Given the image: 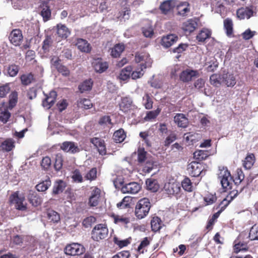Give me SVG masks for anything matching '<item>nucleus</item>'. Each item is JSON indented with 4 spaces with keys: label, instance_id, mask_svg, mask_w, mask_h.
I'll return each instance as SVG.
<instances>
[{
    "label": "nucleus",
    "instance_id": "obj_1",
    "mask_svg": "<svg viewBox=\"0 0 258 258\" xmlns=\"http://www.w3.org/2000/svg\"><path fill=\"white\" fill-rule=\"evenodd\" d=\"M151 207L149 199L145 198L140 199L137 203L135 209L136 217L139 219L144 218L148 215Z\"/></svg>",
    "mask_w": 258,
    "mask_h": 258
},
{
    "label": "nucleus",
    "instance_id": "obj_2",
    "mask_svg": "<svg viewBox=\"0 0 258 258\" xmlns=\"http://www.w3.org/2000/svg\"><path fill=\"white\" fill-rule=\"evenodd\" d=\"M91 234L92 239L98 241L107 237L108 229L105 224H99L93 228Z\"/></svg>",
    "mask_w": 258,
    "mask_h": 258
},
{
    "label": "nucleus",
    "instance_id": "obj_3",
    "mask_svg": "<svg viewBox=\"0 0 258 258\" xmlns=\"http://www.w3.org/2000/svg\"><path fill=\"white\" fill-rule=\"evenodd\" d=\"M10 203L15 205L17 209L24 211L26 209V203L23 194L16 191L9 198Z\"/></svg>",
    "mask_w": 258,
    "mask_h": 258
},
{
    "label": "nucleus",
    "instance_id": "obj_4",
    "mask_svg": "<svg viewBox=\"0 0 258 258\" xmlns=\"http://www.w3.org/2000/svg\"><path fill=\"white\" fill-rule=\"evenodd\" d=\"M218 178L223 188H227L230 186L232 178L226 168L222 167L220 169Z\"/></svg>",
    "mask_w": 258,
    "mask_h": 258
},
{
    "label": "nucleus",
    "instance_id": "obj_5",
    "mask_svg": "<svg viewBox=\"0 0 258 258\" xmlns=\"http://www.w3.org/2000/svg\"><path fill=\"white\" fill-rule=\"evenodd\" d=\"M135 61L137 63H141L140 66L146 69L152 64V60L149 54L146 52L137 53L135 55Z\"/></svg>",
    "mask_w": 258,
    "mask_h": 258
},
{
    "label": "nucleus",
    "instance_id": "obj_6",
    "mask_svg": "<svg viewBox=\"0 0 258 258\" xmlns=\"http://www.w3.org/2000/svg\"><path fill=\"white\" fill-rule=\"evenodd\" d=\"M84 252L83 246L77 243L68 245L65 248V253L68 255H78Z\"/></svg>",
    "mask_w": 258,
    "mask_h": 258
},
{
    "label": "nucleus",
    "instance_id": "obj_7",
    "mask_svg": "<svg viewBox=\"0 0 258 258\" xmlns=\"http://www.w3.org/2000/svg\"><path fill=\"white\" fill-rule=\"evenodd\" d=\"M203 170V165L198 162L193 161L187 166V170L188 173L192 176L197 177L199 176Z\"/></svg>",
    "mask_w": 258,
    "mask_h": 258
},
{
    "label": "nucleus",
    "instance_id": "obj_8",
    "mask_svg": "<svg viewBox=\"0 0 258 258\" xmlns=\"http://www.w3.org/2000/svg\"><path fill=\"white\" fill-rule=\"evenodd\" d=\"M199 73L198 71L186 69L183 71L179 76L180 80L183 82L190 81L194 78L198 77Z\"/></svg>",
    "mask_w": 258,
    "mask_h": 258
},
{
    "label": "nucleus",
    "instance_id": "obj_9",
    "mask_svg": "<svg viewBox=\"0 0 258 258\" xmlns=\"http://www.w3.org/2000/svg\"><path fill=\"white\" fill-rule=\"evenodd\" d=\"M198 27L197 21L195 19H190L182 23L181 28L185 34L194 32Z\"/></svg>",
    "mask_w": 258,
    "mask_h": 258
},
{
    "label": "nucleus",
    "instance_id": "obj_10",
    "mask_svg": "<svg viewBox=\"0 0 258 258\" xmlns=\"http://www.w3.org/2000/svg\"><path fill=\"white\" fill-rule=\"evenodd\" d=\"M45 98L42 101L43 106L47 109H49L54 103L57 96L54 91L50 92L48 95H45Z\"/></svg>",
    "mask_w": 258,
    "mask_h": 258
},
{
    "label": "nucleus",
    "instance_id": "obj_11",
    "mask_svg": "<svg viewBox=\"0 0 258 258\" xmlns=\"http://www.w3.org/2000/svg\"><path fill=\"white\" fill-rule=\"evenodd\" d=\"M22 39V34L19 29L13 30L10 34L9 40L15 46L19 45Z\"/></svg>",
    "mask_w": 258,
    "mask_h": 258
},
{
    "label": "nucleus",
    "instance_id": "obj_12",
    "mask_svg": "<svg viewBox=\"0 0 258 258\" xmlns=\"http://www.w3.org/2000/svg\"><path fill=\"white\" fill-rule=\"evenodd\" d=\"M141 187L137 182H131L123 185L121 187V191L124 193L135 194L140 190Z\"/></svg>",
    "mask_w": 258,
    "mask_h": 258
},
{
    "label": "nucleus",
    "instance_id": "obj_13",
    "mask_svg": "<svg viewBox=\"0 0 258 258\" xmlns=\"http://www.w3.org/2000/svg\"><path fill=\"white\" fill-rule=\"evenodd\" d=\"M164 189L168 195H174L180 191V187L178 182H167L164 184Z\"/></svg>",
    "mask_w": 258,
    "mask_h": 258
},
{
    "label": "nucleus",
    "instance_id": "obj_14",
    "mask_svg": "<svg viewBox=\"0 0 258 258\" xmlns=\"http://www.w3.org/2000/svg\"><path fill=\"white\" fill-rule=\"evenodd\" d=\"M60 148L64 152H70L73 154L80 151V149L77 144L73 142H64L62 143Z\"/></svg>",
    "mask_w": 258,
    "mask_h": 258
},
{
    "label": "nucleus",
    "instance_id": "obj_15",
    "mask_svg": "<svg viewBox=\"0 0 258 258\" xmlns=\"http://www.w3.org/2000/svg\"><path fill=\"white\" fill-rule=\"evenodd\" d=\"M223 84L227 87H233L236 83V80L234 74L230 73L222 74Z\"/></svg>",
    "mask_w": 258,
    "mask_h": 258
},
{
    "label": "nucleus",
    "instance_id": "obj_16",
    "mask_svg": "<svg viewBox=\"0 0 258 258\" xmlns=\"http://www.w3.org/2000/svg\"><path fill=\"white\" fill-rule=\"evenodd\" d=\"M7 104L3 103L0 104V121L4 123L8 122L11 116Z\"/></svg>",
    "mask_w": 258,
    "mask_h": 258
},
{
    "label": "nucleus",
    "instance_id": "obj_17",
    "mask_svg": "<svg viewBox=\"0 0 258 258\" xmlns=\"http://www.w3.org/2000/svg\"><path fill=\"white\" fill-rule=\"evenodd\" d=\"M177 5V1L176 0H167L163 2L160 6V9L164 14H167L171 11Z\"/></svg>",
    "mask_w": 258,
    "mask_h": 258
},
{
    "label": "nucleus",
    "instance_id": "obj_18",
    "mask_svg": "<svg viewBox=\"0 0 258 258\" xmlns=\"http://www.w3.org/2000/svg\"><path fill=\"white\" fill-rule=\"evenodd\" d=\"M174 121L178 127L185 128L188 126V119L183 113H177L174 117Z\"/></svg>",
    "mask_w": 258,
    "mask_h": 258
},
{
    "label": "nucleus",
    "instance_id": "obj_19",
    "mask_svg": "<svg viewBox=\"0 0 258 258\" xmlns=\"http://www.w3.org/2000/svg\"><path fill=\"white\" fill-rule=\"evenodd\" d=\"M236 14L240 19H248L253 16V11L250 8H241L237 10Z\"/></svg>",
    "mask_w": 258,
    "mask_h": 258
},
{
    "label": "nucleus",
    "instance_id": "obj_20",
    "mask_svg": "<svg viewBox=\"0 0 258 258\" xmlns=\"http://www.w3.org/2000/svg\"><path fill=\"white\" fill-rule=\"evenodd\" d=\"M100 196V190L97 187H94L89 199V204L91 207H95L98 204V200Z\"/></svg>",
    "mask_w": 258,
    "mask_h": 258
},
{
    "label": "nucleus",
    "instance_id": "obj_21",
    "mask_svg": "<svg viewBox=\"0 0 258 258\" xmlns=\"http://www.w3.org/2000/svg\"><path fill=\"white\" fill-rule=\"evenodd\" d=\"M93 64L95 71L100 73L104 72L108 67L107 63L103 61L100 58L95 59L93 61Z\"/></svg>",
    "mask_w": 258,
    "mask_h": 258
},
{
    "label": "nucleus",
    "instance_id": "obj_22",
    "mask_svg": "<svg viewBox=\"0 0 258 258\" xmlns=\"http://www.w3.org/2000/svg\"><path fill=\"white\" fill-rule=\"evenodd\" d=\"M178 39V37L174 34L168 35L162 39V45L166 48L169 47Z\"/></svg>",
    "mask_w": 258,
    "mask_h": 258
},
{
    "label": "nucleus",
    "instance_id": "obj_23",
    "mask_svg": "<svg viewBox=\"0 0 258 258\" xmlns=\"http://www.w3.org/2000/svg\"><path fill=\"white\" fill-rule=\"evenodd\" d=\"M76 45L78 48L82 52H89L91 50L90 44L85 39H78Z\"/></svg>",
    "mask_w": 258,
    "mask_h": 258
},
{
    "label": "nucleus",
    "instance_id": "obj_24",
    "mask_svg": "<svg viewBox=\"0 0 258 258\" xmlns=\"http://www.w3.org/2000/svg\"><path fill=\"white\" fill-rule=\"evenodd\" d=\"M15 147V141L11 139H8L4 141L0 146V151L10 152Z\"/></svg>",
    "mask_w": 258,
    "mask_h": 258
},
{
    "label": "nucleus",
    "instance_id": "obj_25",
    "mask_svg": "<svg viewBox=\"0 0 258 258\" xmlns=\"http://www.w3.org/2000/svg\"><path fill=\"white\" fill-rule=\"evenodd\" d=\"M157 164L154 162L152 159H148L143 168V171L145 173H150L153 169H156Z\"/></svg>",
    "mask_w": 258,
    "mask_h": 258
},
{
    "label": "nucleus",
    "instance_id": "obj_26",
    "mask_svg": "<svg viewBox=\"0 0 258 258\" xmlns=\"http://www.w3.org/2000/svg\"><path fill=\"white\" fill-rule=\"evenodd\" d=\"M57 34L61 38H67L70 34L69 29L62 24L57 25Z\"/></svg>",
    "mask_w": 258,
    "mask_h": 258
},
{
    "label": "nucleus",
    "instance_id": "obj_27",
    "mask_svg": "<svg viewBox=\"0 0 258 258\" xmlns=\"http://www.w3.org/2000/svg\"><path fill=\"white\" fill-rule=\"evenodd\" d=\"M210 81L211 85L219 87L223 84L222 74H214L211 76Z\"/></svg>",
    "mask_w": 258,
    "mask_h": 258
},
{
    "label": "nucleus",
    "instance_id": "obj_28",
    "mask_svg": "<svg viewBox=\"0 0 258 258\" xmlns=\"http://www.w3.org/2000/svg\"><path fill=\"white\" fill-rule=\"evenodd\" d=\"M211 35V32L209 29L204 28L197 35V40L199 42H204L207 39L210 37Z\"/></svg>",
    "mask_w": 258,
    "mask_h": 258
},
{
    "label": "nucleus",
    "instance_id": "obj_29",
    "mask_svg": "<svg viewBox=\"0 0 258 258\" xmlns=\"http://www.w3.org/2000/svg\"><path fill=\"white\" fill-rule=\"evenodd\" d=\"M132 104V100L130 97H124L121 99V102L119 104L120 109L125 112L131 107Z\"/></svg>",
    "mask_w": 258,
    "mask_h": 258
},
{
    "label": "nucleus",
    "instance_id": "obj_30",
    "mask_svg": "<svg viewBox=\"0 0 258 258\" xmlns=\"http://www.w3.org/2000/svg\"><path fill=\"white\" fill-rule=\"evenodd\" d=\"M66 186V183L63 181L61 180L56 181L53 185L52 194L56 195L62 192Z\"/></svg>",
    "mask_w": 258,
    "mask_h": 258
},
{
    "label": "nucleus",
    "instance_id": "obj_31",
    "mask_svg": "<svg viewBox=\"0 0 258 258\" xmlns=\"http://www.w3.org/2000/svg\"><path fill=\"white\" fill-rule=\"evenodd\" d=\"M41 8V15L43 17L44 21L46 22L50 19L51 11L47 3H43Z\"/></svg>",
    "mask_w": 258,
    "mask_h": 258
},
{
    "label": "nucleus",
    "instance_id": "obj_32",
    "mask_svg": "<svg viewBox=\"0 0 258 258\" xmlns=\"http://www.w3.org/2000/svg\"><path fill=\"white\" fill-rule=\"evenodd\" d=\"M176 7L177 8L178 14L179 15L184 16L189 11L188 4L187 3L179 4V3L177 1V5Z\"/></svg>",
    "mask_w": 258,
    "mask_h": 258
},
{
    "label": "nucleus",
    "instance_id": "obj_33",
    "mask_svg": "<svg viewBox=\"0 0 258 258\" xmlns=\"http://www.w3.org/2000/svg\"><path fill=\"white\" fill-rule=\"evenodd\" d=\"M28 199L30 203L35 207L40 205L42 202L41 198L34 192L30 194Z\"/></svg>",
    "mask_w": 258,
    "mask_h": 258
},
{
    "label": "nucleus",
    "instance_id": "obj_34",
    "mask_svg": "<svg viewBox=\"0 0 258 258\" xmlns=\"http://www.w3.org/2000/svg\"><path fill=\"white\" fill-rule=\"evenodd\" d=\"M162 223L158 217H154L151 221L152 230L155 232L159 231L162 227Z\"/></svg>",
    "mask_w": 258,
    "mask_h": 258
},
{
    "label": "nucleus",
    "instance_id": "obj_35",
    "mask_svg": "<svg viewBox=\"0 0 258 258\" xmlns=\"http://www.w3.org/2000/svg\"><path fill=\"white\" fill-rule=\"evenodd\" d=\"M201 138V135L198 133H188L184 135V138L185 140L187 142H191L192 144L196 142Z\"/></svg>",
    "mask_w": 258,
    "mask_h": 258
},
{
    "label": "nucleus",
    "instance_id": "obj_36",
    "mask_svg": "<svg viewBox=\"0 0 258 258\" xmlns=\"http://www.w3.org/2000/svg\"><path fill=\"white\" fill-rule=\"evenodd\" d=\"M146 183L147 188L153 192L157 191L159 188V185L157 180L155 179H148L146 180Z\"/></svg>",
    "mask_w": 258,
    "mask_h": 258
},
{
    "label": "nucleus",
    "instance_id": "obj_37",
    "mask_svg": "<svg viewBox=\"0 0 258 258\" xmlns=\"http://www.w3.org/2000/svg\"><path fill=\"white\" fill-rule=\"evenodd\" d=\"M113 137V140L115 142L121 143L124 141L126 136L123 130L119 129L114 132Z\"/></svg>",
    "mask_w": 258,
    "mask_h": 258
},
{
    "label": "nucleus",
    "instance_id": "obj_38",
    "mask_svg": "<svg viewBox=\"0 0 258 258\" xmlns=\"http://www.w3.org/2000/svg\"><path fill=\"white\" fill-rule=\"evenodd\" d=\"M124 49L123 44H117L111 49V54L114 57H117L121 54Z\"/></svg>",
    "mask_w": 258,
    "mask_h": 258
},
{
    "label": "nucleus",
    "instance_id": "obj_39",
    "mask_svg": "<svg viewBox=\"0 0 258 258\" xmlns=\"http://www.w3.org/2000/svg\"><path fill=\"white\" fill-rule=\"evenodd\" d=\"M132 71V67L131 66H127L123 69L119 74V79L123 81L126 80L129 78Z\"/></svg>",
    "mask_w": 258,
    "mask_h": 258
},
{
    "label": "nucleus",
    "instance_id": "obj_40",
    "mask_svg": "<svg viewBox=\"0 0 258 258\" xmlns=\"http://www.w3.org/2000/svg\"><path fill=\"white\" fill-rule=\"evenodd\" d=\"M78 106L79 107L84 108L88 109L92 107V103L89 99L86 98H81L77 102Z\"/></svg>",
    "mask_w": 258,
    "mask_h": 258
},
{
    "label": "nucleus",
    "instance_id": "obj_41",
    "mask_svg": "<svg viewBox=\"0 0 258 258\" xmlns=\"http://www.w3.org/2000/svg\"><path fill=\"white\" fill-rule=\"evenodd\" d=\"M51 185V181L48 179L36 185V188L39 191H45Z\"/></svg>",
    "mask_w": 258,
    "mask_h": 258
},
{
    "label": "nucleus",
    "instance_id": "obj_42",
    "mask_svg": "<svg viewBox=\"0 0 258 258\" xmlns=\"http://www.w3.org/2000/svg\"><path fill=\"white\" fill-rule=\"evenodd\" d=\"M254 162V155L251 154H249L246 157L243 162V166L246 169L251 168Z\"/></svg>",
    "mask_w": 258,
    "mask_h": 258
},
{
    "label": "nucleus",
    "instance_id": "obj_43",
    "mask_svg": "<svg viewBox=\"0 0 258 258\" xmlns=\"http://www.w3.org/2000/svg\"><path fill=\"white\" fill-rule=\"evenodd\" d=\"M238 195L237 190L231 191L221 202V205H224V206H227L229 203Z\"/></svg>",
    "mask_w": 258,
    "mask_h": 258
},
{
    "label": "nucleus",
    "instance_id": "obj_44",
    "mask_svg": "<svg viewBox=\"0 0 258 258\" xmlns=\"http://www.w3.org/2000/svg\"><path fill=\"white\" fill-rule=\"evenodd\" d=\"M224 27L227 35L229 36L233 32V23L230 19H226L224 21Z\"/></svg>",
    "mask_w": 258,
    "mask_h": 258
},
{
    "label": "nucleus",
    "instance_id": "obj_45",
    "mask_svg": "<svg viewBox=\"0 0 258 258\" xmlns=\"http://www.w3.org/2000/svg\"><path fill=\"white\" fill-rule=\"evenodd\" d=\"M92 83L91 80H86L83 82L79 87L80 92L83 93L85 91L90 90L92 87Z\"/></svg>",
    "mask_w": 258,
    "mask_h": 258
},
{
    "label": "nucleus",
    "instance_id": "obj_46",
    "mask_svg": "<svg viewBox=\"0 0 258 258\" xmlns=\"http://www.w3.org/2000/svg\"><path fill=\"white\" fill-rule=\"evenodd\" d=\"M208 156V152L205 150H198L194 153V158L199 160L206 159Z\"/></svg>",
    "mask_w": 258,
    "mask_h": 258
},
{
    "label": "nucleus",
    "instance_id": "obj_47",
    "mask_svg": "<svg viewBox=\"0 0 258 258\" xmlns=\"http://www.w3.org/2000/svg\"><path fill=\"white\" fill-rule=\"evenodd\" d=\"M47 217L50 221L53 222L54 223H57L60 220V216L59 214L52 210H49L48 211Z\"/></svg>",
    "mask_w": 258,
    "mask_h": 258
},
{
    "label": "nucleus",
    "instance_id": "obj_48",
    "mask_svg": "<svg viewBox=\"0 0 258 258\" xmlns=\"http://www.w3.org/2000/svg\"><path fill=\"white\" fill-rule=\"evenodd\" d=\"M18 99V94L16 92H12L10 95L9 105V109H12L16 104Z\"/></svg>",
    "mask_w": 258,
    "mask_h": 258
},
{
    "label": "nucleus",
    "instance_id": "obj_49",
    "mask_svg": "<svg viewBox=\"0 0 258 258\" xmlns=\"http://www.w3.org/2000/svg\"><path fill=\"white\" fill-rule=\"evenodd\" d=\"M63 159L62 156L61 154L58 153L56 155L55 161L54 163V168L56 170H60L62 166Z\"/></svg>",
    "mask_w": 258,
    "mask_h": 258
},
{
    "label": "nucleus",
    "instance_id": "obj_50",
    "mask_svg": "<svg viewBox=\"0 0 258 258\" xmlns=\"http://www.w3.org/2000/svg\"><path fill=\"white\" fill-rule=\"evenodd\" d=\"M182 188L187 191L190 192L192 190V183L188 178H185L181 182Z\"/></svg>",
    "mask_w": 258,
    "mask_h": 258
},
{
    "label": "nucleus",
    "instance_id": "obj_51",
    "mask_svg": "<svg viewBox=\"0 0 258 258\" xmlns=\"http://www.w3.org/2000/svg\"><path fill=\"white\" fill-rule=\"evenodd\" d=\"M142 33L146 37H151L154 34L153 28L150 24L143 27Z\"/></svg>",
    "mask_w": 258,
    "mask_h": 258
},
{
    "label": "nucleus",
    "instance_id": "obj_52",
    "mask_svg": "<svg viewBox=\"0 0 258 258\" xmlns=\"http://www.w3.org/2000/svg\"><path fill=\"white\" fill-rule=\"evenodd\" d=\"M249 237L251 240H258V226H252L250 230Z\"/></svg>",
    "mask_w": 258,
    "mask_h": 258
},
{
    "label": "nucleus",
    "instance_id": "obj_53",
    "mask_svg": "<svg viewBox=\"0 0 258 258\" xmlns=\"http://www.w3.org/2000/svg\"><path fill=\"white\" fill-rule=\"evenodd\" d=\"M160 112V109L159 108L155 110L148 111L144 119L146 121L154 119L157 116V115L159 114Z\"/></svg>",
    "mask_w": 258,
    "mask_h": 258
},
{
    "label": "nucleus",
    "instance_id": "obj_54",
    "mask_svg": "<svg viewBox=\"0 0 258 258\" xmlns=\"http://www.w3.org/2000/svg\"><path fill=\"white\" fill-rule=\"evenodd\" d=\"M96 218L94 216H89L84 219L82 222L83 225L86 228L90 227L92 224L96 222Z\"/></svg>",
    "mask_w": 258,
    "mask_h": 258
},
{
    "label": "nucleus",
    "instance_id": "obj_55",
    "mask_svg": "<svg viewBox=\"0 0 258 258\" xmlns=\"http://www.w3.org/2000/svg\"><path fill=\"white\" fill-rule=\"evenodd\" d=\"M72 178L75 182H82L83 180V178L78 170H75L72 174Z\"/></svg>",
    "mask_w": 258,
    "mask_h": 258
},
{
    "label": "nucleus",
    "instance_id": "obj_56",
    "mask_svg": "<svg viewBox=\"0 0 258 258\" xmlns=\"http://www.w3.org/2000/svg\"><path fill=\"white\" fill-rule=\"evenodd\" d=\"M147 152L145 151L144 149H140L138 150V160L140 163H143L144 162H146L148 159H149L147 156Z\"/></svg>",
    "mask_w": 258,
    "mask_h": 258
},
{
    "label": "nucleus",
    "instance_id": "obj_57",
    "mask_svg": "<svg viewBox=\"0 0 258 258\" xmlns=\"http://www.w3.org/2000/svg\"><path fill=\"white\" fill-rule=\"evenodd\" d=\"M144 69H144V67H141V66L140 68L137 69V70L134 71L131 74L132 79H137L141 78L144 75Z\"/></svg>",
    "mask_w": 258,
    "mask_h": 258
},
{
    "label": "nucleus",
    "instance_id": "obj_58",
    "mask_svg": "<svg viewBox=\"0 0 258 258\" xmlns=\"http://www.w3.org/2000/svg\"><path fill=\"white\" fill-rule=\"evenodd\" d=\"M33 79V76L32 74L23 75L21 77V80L23 84L27 85L31 83Z\"/></svg>",
    "mask_w": 258,
    "mask_h": 258
},
{
    "label": "nucleus",
    "instance_id": "obj_59",
    "mask_svg": "<svg viewBox=\"0 0 258 258\" xmlns=\"http://www.w3.org/2000/svg\"><path fill=\"white\" fill-rule=\"evenodd\" d=\"M8 73L11 77H15L19 71V67L15 64L10 66L7 70Z\"/></svg>",
    "mask_w": 258,
    "mask_h": 258
},
{
    "label": "nucleus",
    "instance_id": "obj_60",
    "mask_svg": "<svg viewBox=\"0 0 258 258\" xmlns=\"http://www.w3.org/2000/svg\"><path fill=\"white\" fill-rule=\"evenodd\" d=\"M10 84H6L0 86V97H4L10 92Z\"/></svg>",
    "mask_w": 258,
    "mask_h": 258
},
{
    "label": "nucleus",
    "instance_id": "obj_61",
    "mask_svg": "<svg viewBox=\"0 0 258 258\" xmlns=\"http://www.w3.org/2000/svg\"><path fill=\"white\" fill-rule=\"evenodd\" d=\"M214 60V59L206 63V69L208 72L214 71L218 67V63Z\"/></svg>",
    "mask_w": 258,
    "mask_h": 258
},
{
    "label": "nucleus",
    "instance_id": "obj_62",
    "mask_svg": "<svg viewBox=\"0 0 258 258\" xmlns=\"http://www.w3.org/2000/svg\"><path fill=\"white\" fill-rule=\"evenodd\" d=\"M56 70L59 73H60L62 76L64 77H68L70 75V70L67 68V67L62 64H61L60 66L57 67Z\"/></svg>",
    "mask_w": 258,
    "mask_h": 258
},
{
    "label": "nucleus",
    "instance_id": "obj_63",
    "mask_svg": "<svg viewBox=\"0 0 258 258\" xmlns=\"http://www.w3.org/2000/svg\"><path fill=\"white\" fill-rule=\"evenodd\" d=\"M143 100L145 107L147 109H150L152 108L153 101L148 94H146L143 97Z\"/></svg>",
    "mask_w": 258,
    "mask_h": 258
},
{
    "label": "nucleus",
    "instance_id": "obj_64",
    "mask_svg": "<svg viewBox=\"0 0 258 258\" xmlns=\"http://www.w3.org/2000/svg\"><path fill=\"white\" fill-rule=\"evenodd\" d=\"M256 33L254 31H251L249 29L246 30L242 33V36L245 40H248L251 38Z\"/></svg>",
    "mask_w": 258,
    "mask_h": 258
}]
</instances>
